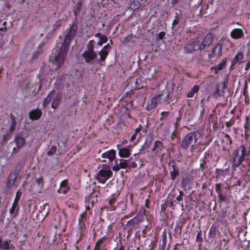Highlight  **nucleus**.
Returning <instances> with one entry per match:
<instances>
[{"label":"nucleus","mask_w":250,"mask_h":250,"mask_svg":"<svg viewBox=\"0 0 250 250\" xmlns=\"http://www.w3.org/2000/svg\"><path fill=\"white\" fill-rule=\"evenodd\" d=\"M77 29V25L75 23H73L67 30V34L63 43H62L59 48V51L55 54L54 60L52 61L53 69H57L63 64L65 55L69 48L70 41L74 37Z\"/></svg>","instance_id":"1"},{"label":"nucleus","mask_w":250,"mask_h":250,"mask_svg":"<svg viewBox=\"0 0 250 250\" xmlns=\"http://www.w3.org/2000/svg\"><path fill=\"white\" fill-rule=\"evenodd\" d=\"M170 93L168 89H165L155 94L146 106V110L149 111L154 109L158 104L167 102L169 97Z\"/></svg>","instance_id":"2"},{"label":"nucleus","mask_w":250,"mask_h":250,"mask_svg":"<svg viewBox=\"0 0 250 250\" xmlns=\"http://www.w3.org/2000/svg\"><path fill=\"white\" fill-rule=\"evenodd\" d=\"M199 137L200 133L197 131L188 133L182 139L180 147L184 150H187L189 147L190 151H193L195 149V145Z\"/></svg>","instance_id":"3"},{"label":"nucleus","mask_w":250,"mask_h":250,"mask_svg":"<svg viewBox=\"0 0 250 250\" xmlns=\"http://www.w3.org/2000/svg\"><path fill=\"white\" fill-rule=\"evenodd\" d=\"M246 155V148L244 145H241L234 150L231 156L232 167L237 168L240 166L244 161Z\"/></svg>","instance_id":"4"},{"label":"nucleus","mask_w":250,"mask_h":250,"mask_svg":"<svg viewBox=\"0 0 250 250\" xmlns=\"http://www.w3.org/2000/svg\"><path fill=\"white\" fill-rule=\"evenodd\" d=\"M202 50L199 38L191 39L184 46V52L188 54Z\"/></svg>","instance_id":"5"},{"label":"nucleus","mask_w":250,"mask_h":250,"mask_svg":"<svg viewBox=\"0 0 250 250\" xmlns=\"http://www.w3.org/2000/svg\"><path fill=\"white\" fill-rule=\"evenodd\" d=\"M112 174V171L111 170L110 167L106 166L99 171L97 176H95V178L99 183L104 184L110 178Z\"/></svg>","instance_id":"6"},{"label":"nucleus","mask_w":250,"mask_h":250,"mask_svg":"<svg viewBox=\"0 0 250 250\" xmlns=\"http://www.w3.org/2000/svg\"><path fill=\"white\" fill-rule=\"evenodd\" d=\"M116 151L114 149H110L102 154L101 157L102 160L100 158H95V160L97 162H105L106 161V159H108L110 162H112L116 157ZM95 158H96L95 156Z\"/></svg>","instance_id":"7"},{"label":"nucleus","mask_w":250,"mask_h":250,"mask_svg":"<svg viewBox=\"0 0 250 250\" xmlns=\"http://www.w3.org/2000/svg\"><path fill=\"white\" fill-rule=\"evenodd\" d=\"M228 80H225L222 82L220 84H217L215 86V89L213 93V96L215 98H218L224 96V90L228 87Z\"/></svg>","instance_id":"8"},{"label":"nucleus","mask_w":250,"mask_h":250,"mask_svg":"<svg viewBox=\"0 0 250 250\" xmlns=\"http://www.w3.org/2000/svg\"><path fill=\"white\" fill-rule=\"evenodd\" d=\"M215 191L218 194V200L219 202L227 203L230 200V197L227 195L226 192H222L221 188V184L217 183L215 184Z\"/></svg>","instance_id":"9"},{"label":"nucleus","mask_w":250,"mask_h":250,"mask_svg":"<svg viewBox=\"0 0 250 250\" xmlns=\"http://www.w3.org/2000/svg\"><path fill=\"white\" fill-rule=\"evenodd\" d=\"M220 233L218 229V227L216 225L213 224L210 228L208 232V237L211 243L215 244L217 240V238Z\"/></svg>","instance_id":"10"},{"label":"nucleus","mask_w":250,"mask_h":250,"mask_svg":"<svg viewBox=\"0 0 250 250\" xmlns=\"http://www.w3.org/2000/svg\"><path fill=\"white\" fill-rule=\"evenodd\" d=\"M87 46V50H85L83 53V57L86 62H88L94 59V43L92 41L89 42Z\"/></svg>","instance_id":"11"},{"label":"nucleus","mask_w":250,"mask_h":250,"mask_svg":"<svg viewBox=\"0 0 250 250\" xmlns=\"http://www.w3.org/2000/svg\"><path fill=\"white\" fill-rule=\"evenodd\" d=\"M223 45L222 43H218L208 53V58L212 59L220 57L222 54Z\"/></svg>","instance_id":"12"},{"label":"nucleus","mask_w":250,"mask_h":250,"mask_svg":"<svg viewBox=\"0 0 250 250\" xmlns=\"http://www.w3.org/2000/svg\"><path fill=\"white\" fill-rule=\"evenodd\" d=\"M111 48V47L110 46L109 43L105 45L103 48L101 50V51L99 52V55H100V61L102 62H104L105 61L107 56L108 55L109 51Z\"/></svg>","instance_id":"13"},{"label":"nucleus","mask_w":250,"mask_h":250,"mask_svg":"<svg viewBox=\"0 0 250 250\" xmlns=\"http://www.w3.org/2000/svg\"><path fill=\"white\" fill-rule=\"evenodd\" d=\"M230 36L232 39L238 40L244 38V34L242 29L236 28L230 32Z\"/></svg>","instance_id":"14"},{"label":"nucleus","mask_w":250,"mask_h":250,"mask_svg":"<svg viewBox=\"0 0 250 250\" xmlns=\"http://www.w3.org/2000/svg\"><path fill=\"white\" fill-rule=\"evenodd\" d=\"M213 42V38L211 34H208L204 37V38L201 41L200 40V43L202 49L203 50L206 46L210 45Z\"/></svg>","instance_id":"15"},{"label":"nucleus","mask_w":250,"mask_h":250,"mask_svg":"<svg viewBox=\"0 0 250 250\" xmlns=\"http://www.w3.org/2000/svg\"><path fill=\"white\" fill-rule=\"evenodd\" d=\"M227 59V58L223 59L217 65L213 66L211 68V70H214V74H218L219 71L222 70L226 68Z\"/></svg>","instance_id":"16"},{"label":"nucleus","mask_w":250,"mask_h":250,"mask_svg":"<svg viewBox=\"0 0 250 250\" xmlns=\"http://www.w3.org/2000/svg\"><path fill=\"white\" fill-rule=\"evenodd\" d=\"M53 91V96L52 97V105L51 107L52 108L54 109H56L58 105H59V104L60 103V101L62 99V95L61 94L56 92L55 91Z\"/></svg>","instance_id":"17"},{"label":"nucleus","mask_w":250,"mask_h":250,"mask_svg":"<svg viewBox=\"0 0 250 250\" xmlns=\"http://www.w3.org/2000/svg\"><path fill=\"white\" fill-rule=\"evenodd\" d=\"M129 146L121 148L119 149L118 154L121 158H128L130 155Z\"/></svg>","instance_id":"18"},{"label":"nucleus","mask_w":250,"mask_h":250,"mask_svg":"<svg viewBox=\"0 0 250 250\" xmlns=\"http://www.w3.org/2000/svg\"><path fill=\"white\" fill-rule=\"evenodd\" d=\"M153 140V135L152 133H149L145 140V141L142 146V149H146L149 147Z\"/></svg>","instance_id":"19"},{"label":"nucleus","mask_w":250,"mask_h":250,"mask_svg":"<svg viewBox=\"0 0 250 250\" xmlns=\"http://www.w3.org/2000/svg\"><path fill=\"white\" fill-rule=\"evenodd\" d=\"M167 242V233L166 231H163L162 235V243H160L159 246V250H169V247L167 249L166 245Z\"/></svg>","instance_id":"20"},{"label":"nucleus","mask_w":250,"mask_h":250,"mask_svg":"<svg viewBox=\"0 0 250 250\" xmlns=\"http://www.w3.org/2000/svg\"><path fill=\"white\" fill-rule=\"evenodd\" d=\"M0 249L2 250H13L14 247L10 244V241H5L2 242V240L0 238Z\"/></svg>","instance_id":"21"},{"label":"nucleus","mask_w":250,"mask_h":250,"mask_svg":"<svg viewBox=\"0 0 250 250\" xmlns=\"http://www.w3.org/2000/svg\"><path fill=\"white\" fill-rule=\"evenodd\" d=\"M139 223H140V222L134 217L127 221L126 224V228L127 229L130 230Z\"/></svg>","instance_id":"22"},{"label":"nucleus","mask_w":250,"mask_h":250,"mask_svg":"<svg viewBox=\"0 0 250 250\" xmlns=\"http://www.w3.org/2000/svg\"><path fill=\"white\" fill-rule=\"evenodd\" d=\"M95 37H98L99 39V41L97 42V45L99 46H102L104 43H106L108 39L107 36L104 34H102L100 33L95 34Z\"/></svg>","instance_id":"23"},{"label":"nucleus","mask_w":250,"mask_h":250,"mask_svg":"<svg viewBox=\"0 0 250 250\" xmlns=\"http://www.w3.org/2000/svg\"><path fill=\"white\" fill-rule=\"evenodd\" d=\"M171 167L172 170L170 171V178L171 180H174L176 177L179 175V168L175 165H172Z\"/></svg>","instance_id":"24"},{"label":"nucleus","mask_w":250,"mask_h":250,"mask_svg":"<svg viewBox=\"0 0 250 250\" xmlns=\"http://www.w3.org/2000/svg\"><path fill=\"white\" fill-rule=\"evenodd\" d=\"M68 182L67 180H64L61 182L58 192L61 193L65 194L68 191Z\"/></svg>","instance_id":"25"},{"label":"nucleus","mask_w":250,"mask_h":250,"mask_svg":"<svg viewBox=\"0 0 250 250\" xmlns=\"http://www.w3.org/2000/svg\"><path fill=\"white\" fill-rule=\"evenodd\" d=\"M17 147L20 149L25 143L24 138L21 134H18L15 139Z\"/></svg>","instance_id":"26"},{"label":"nucleus","mask_w":250,"mask_h":250,"mask_svg":"<svg viewBox=\"0 0 250 250\" xmlns=\"http://www.w3.org/2000/svg\"><path fill=\"white\" fill-rule=\"evenodd\" d=\"M42 114L40 109L33 110L29 113V117L32 120H38L41 117Z\"/></svg>","instance_id":"27"},{"label":"nucleus","mask_w":250,"mask_h":250,"mask_svg":"<svg viewBox=\"0 0 250 250\" xmlns=\"http://www.w3.org/2000/svg\"><path fill=\"white\" fill-rule=\"evenodd\" d=\"M146 209L142 207L138 212L137 215L135 217L140 222L142 223L144 220V216H147L146 214Z\"/></svg>","instance_id":"28"},{"label":"nucleus","mask_w":250,"mask_h":250,"mask_svg":"<svg viewBox=\"0 0 250 250\" xmlns=\"http://www.w3.org/2000/svg\"><path fill=\"white\" fill-rule=\"evenodd\" d=\"M163 147V144L162 142L158 140L155 141L152 151H154L156 150L157 152H160L162 151Z\"/></svg>","instance_id":"29"},{"label":"nucleus","mask_w":250,"mask_h":250,"mask_svg":"<svg viewBox=\"0 0 250 250\" xmlns=\"http://www.w3.org/2000/svg\"><path fill=\"white\" fill-rule=\"evenodd\" d=\"M200 87L198 85H194L191 89L190 91L187 93V97L188 98H192L195 93L198 92L199 90Z\"/></svg>","instance_id":"30"},{"label":"nucleus","mask_w":250,"mask_h":250,"mask_svg":"<svg viewBox=\"0 0 250 250\" xmlns=\"http://www.w3.org/2000/svg\"><path fill=\"white\" fill-rule=\"evenodd\" d=\"M244 57L243 52H239L235 56L234 58L231 60L233 64H236L239 61L242 60Z\"/></svg>","instance_id":"31"},{"label":"nucleus","mask_w":250,"mask_h":250,"mask_svg":"<svg viewBox=\"0 0 250 250\" xmlns=\"http://www.w3.org/2000/svg\"><path fill=\"white\" fill-rule=\"evenodd\" d=\"M18 210L19 206H18V204H15V203H13L12 206L10 209L11 217H15L18 213Z\"/></svg>","instance_id":"32"},{"label":"nucleus","mask_w":250,"mask_h":250,"mask_svg":"<svg viewBox=\"0 0 250 250\" xmlns=\"http://www.w3.org/2000/svg\"><path fill=\"white\" fill-rule=\"evenodd\" d=\"M53 96V91H51L48 95L47 97L44 99L43 101L42 105L43 107H45V106L48 105L51 102L52 99V97Z\"/></svg>","instance_id":"33"},{"label":"nucleus","mask_w":250,"mask_h":250,"mask_svg":"<svg viewBox=\"0 0 250 250\" xmlns=\"http://www.w3.org/2000/svg\"><path fill=\"white\" fill-rule=\"evenodd\" d=\"M116 201V197H111L108 201L109 206L107 207V208L109 209L110 210H114L116 209V207L114 206V204Z\"/></svg>","instance_id":"34"},{"label":"nucleus","mask_w":250,"mask_h":250,"mask_svg":"<svg viewBox=\"0 0 250 250\" xmlns=\"http://www.w3.org/2000/svg\"><path fill=\"white\" fill-rule=\"evenodd\" d=\"M182 14H179L177 12H176L175 13L174 20L173 21L172 23V26H175L176 25H177L179 23L180 20L182 18Z\"/></svg>","instance_id":"35"},{"label":"nucleus","mask_w":250,"mask_h":250,"mask_svg":"<svg viewBox=\"0 0 250 250\" xmlns=\"http://www.w3.org/2000/svg\"><path fill=\"white\" fill-rule=\"evenodd\" d=\"M229 240L224 238L221 242L220 249H224V250H228L229 248V245L228 244Z\"/></svg>","instance_id":"36"},{"label":"nucleus","mask_w":250,"mask_h":250,"mask_svg":"<svg viewBox=\"0 0 250 250\" xmlns=\"http://www.w3.org/2000/svg\"><path fill=\"white\" fill-rule=\"evenodd\" d=\"M189 178L188 177H186L183 178L181 181V186L183 188H186L188 187L189 185Z\"/></svg>","instance_id":"37"},{"label":"nucleus","mask_w":250,"mask_h":250,"mask_svg":"<svg viewBox=\"0 0 250 250\" xmlns=\"http://www.w3.org/2000/svg\"><path fill=\"white\" fill-rule=\"evenodd\" d=\"M105 237H101L95 244V250H100L101 245L104 241Z\"/></svg>","instance_id":"38"},{"label":"nucleus","mask_w":250,"mask_h":250,"mask_svg":"<svg viewBox=\"0 0 250 250\" xmlns=\"http://www.w3.org/2000/svg\"><path fill=\"white\" fill-rule=\"evenodd\" d=\"M16 122L15 121L13 117H11L10 126L9 127V131L10 132L14 131L16 127Z\"/></svg>","instance_id":"39"},{"label":"nucleus","mask_w":250,"mask_h":250,"mask_svg":"<svg viewBox=\"0 0 250 250\" xmlns=\"http://www.w3.org/2000/svg\"><path fill=\"white\" fill-rule=\"evenodd\" d=\"M127 160L124 159H121L119 163V166L121 168L125 169L128 167V164L127 162Z\"/></svg>","instance_id":"40"},{"label":"nucleus","mask_w":250,"mask_h":250,"mask_svg":"<svg viewBox=\"0 0 250 250\" xmlns=\"http://www.w3.org/2000/svg\"><path fill=\"white\" fill-rule=\"evenodd\" d=\"M216 178H218L221 176L225 177V171L222 169L216 168Z\"/></svg>","instance_id":"41"},{"label":"nucleus","mask_w":250,"mask_h":250,"mask_svg":"<svg viewBox=\"0 0 250 250\" xmlns=\"http://www.w3.org/2000/svg\"><path fill=\"white\" fill-rule=\"evenodd\" d=\"M142 82V79L140 77L137 78L135 80V89H140L142 87H143V86H140V84Z\"/></svg>","instance_id":"42"},{"label":"nucleus","mask_w":250,"mask_h":250,"mask_svg":"<svg viewBox=\"0 0 250 250\" xmlns=\"http://www.w3.org/2000/svg\"><path fill=\"white\" fill-rule=\"evenodd\" d=\"M141 5L140 2L138 0H134L131 3L132 8L133 10H136L140 7Z\"/></svg>","instance_id":"43"},{"label":"nucleus","mask_w":250,"mask_h":250,"mask_svg":"<svg viewBox=\"0 0 250 250\" xmlns=\"http://www.w3.org/2000/svg\"><path fill=\"white\" fill-rule=\"evenodd\" d=\"M21 193L19 190H18L17 192L16 197L15 198L14 201L13 203H15V204H18V202L21 197Z\"/></svg>","instance_id":"44"},{"label":"nucleus","mask_w":250,"mask_h":250,"mask_svg":"<svg viewBox=\"0 0 250 250\" xmlns=\"http://www.w3.org/2000/svg\"><path fill=\"white\" fill-rule=\"evenodd\" d=\"M196 241L197 242L200 243V244L199 245L201 246V243L203 241V238L202 237V232L201 230L200 231L198 232L196 236Z\"/></svg>","instance_id":"45"},{"label":"nucleus","mask_w":250,"mask_h":250,"mask_svg":"<svg viewBox=\"0 0 250 250\" xmlns=\"http://www.w3.org/2000/svg\"><path fill=\"white\" fill-rule=\"evenodd\" d=\"M57 148L56 146H52L49 150L47 151V154L49 156H52L56 152Z\"/></svg>","instance_id":"46"},{"label":"nucleus","mask_w":250,"mask_h":250,"mask_svg":"<svg viewBox=\"0 0 250 250\" xmlns=\"http://www.w3.org/2000/svg\"><path fill=\"white\" fill-rule=\"evenodd\" d=\"M169 114V112L168 111H163L161 112V117L160 118V120L162 121L164 119H166L167 117L168 116Z\"/></svg>","instance_id":"47"},{"label":"nucleus","mask_w":250,"mask_h":250,"mask_svg":"<svg viewBox=\"0 0 250 250\" xmlns=\"http://www.w3.org/2000/svg\"><path fill=\"white\" fill-rule=\"evenodd\" d=\"M131 39L132 35H127L124 38L123 42L128 43L130 42Z\"/></svg>","instance_id":"48"},{"label":"nucleus","mask_w":250,"mask_h":250,"mask_svg":"<svg viewBox=\"0 0 250 250\" xmlns=\"http://www.w3.org/2000/svg\"><path fill=\"white\" fill-rule=\"evenodd\" d=\"M36 183L39 187H42V178L40 177L36 179Z\"/></svg>","instance_id":"49"},{"label":"nucleus","mask_w":250,"mask_h":250,"mask_svg":"<svg viewBox=\"0 0 250 250\" xmlns=\"http://www.w3.org/2000/svg\"><path fill=\"white\" fill-rule=\"evenodd\" d=\"M82 5L80 3H78L77 5L75 7L74 9V14L76 15L78 14L80 10Z\"/></svg>","instance_id":"50"},{"label":"nucleus","mask_w":250,"mask_h":250,"mask_svg":"<svg viewBox=\"0 0 250 250\" xmlns=\"http://www.w3.org/2000/svg\"><path fill=\"white\" fill-rule=\"evenodd\" d=\"M200 161L201 162V160H200ZM202 162L201 163L200 165L199 169L201 170L202 172H203L205 168V164H206L207 163H206V161H205L204 160H202Z\"/></svg>","instance_id":"51"},{"label":"nucleus","mask_w":250,"mask_h":250,"mask_svg":"<svg viewBox=\"0 0 250 250\" xmlns=\"http://www.w3.org/2000/svg\"><path fill=\"white\" fill-rule=\"evenodd\" d=\"M184 195V192L182 191H180L179 195L178 196H177V197L176 198V201H179V202L182 201L183 197Z\"/></svg>","instance_id":"52"},{"label":"nucleus","mask_w":250,"mask_h":250,"mask_svg":"<svg viewBox=\"0 0 250 250\" xmlns=\"http://www.w3.org/2000/svg\"><path fill=\"white\" fill-rule=\"evenodd\" d=\"M143 129V127L141 125H138V127H137L135 130L134 134H135V135H137L138 133H140V131Z\"/></svg>","instance_id":"53"},{"label":"nucleus","mask_w":250,"mask_h":250,"mask_svg":"<svg viewBox=\"0 0 250 250\" xmlns=\"http://www.w3.org/2000/svg\"><path fill=\"white\" fill-rule=\"evenodd\" d=\"M86 201L87 202L88 205H89V204H90L92 206H93L94 201L92 199L91 197H86ZM88 208H90L89 205L88 206Z\"/></svg>","instance_id":"54"},{"label":"nucleus","mask_w":250,"mask_h":250,"mask_svg":"<svg viewBox=\"0 0 250 250\" xmlns=\"http://www.w3.org/2000/svg\"><path fill=\"white\" fill-rule=\"evenodd\" d=\"M225 137L226 138V141L229 142V145H231L232 143V141L229 135L228 134H226Z\"/></svg>","instance_id":"55"},{"label":"nucleus","mask_w":250,"mask_h":250,"mask_svg":"<svg viewBox=\"0 0 250 250\" xmlns=\"http://www.w3.org/2000/svg\"><path fill=\"white\" fill-rule=\"evenodd\" d=\"M132 102H130L125 104L124 106V108H125L127 110H129V109L132 108Z\"/></svg>","instance_id":"56"},{"label":"nucleus","mask_w":250,"mask_h":250,"mask_svg":"<svg viewBox=\"0 0 250 250\" xmlns=\"http://www.w3.org/2000/svg\"><path fill=\"white\" fill-rule=\"evenodd\" d=\"M165 36V32L164 31H161L158 34V38L159 40H162L164 38Z\"/></svg>","instance_id":"57"},{"label":"nucleus","mask_w":250,"mask_h":250,"mask_svg":"<svg viewBox=\"0 0 250 250\" xmlns=\"http://www.w3.org/2000/svg\"><path fill=\"white\" fill-rule=\"evenodd\" d=\"M116 165L113 166L112 167V170L113 171H119L121 169L119 165H117V162H116Z\"/></svg>","instance_id":"58"},{"label":"nucleus","mask_w":250,"mask_h":250,"mask_svg":"<svg viewBox=\"0 0 250 250\" xmlns=\"http://www.w3.org/2000/svg\"><path fill=\"white\" fill-rule=\"evenodd\" d=\"M128 167H130L136 168L137 167V164L135 162H131L128 164Z\"/></svg>","instance_id":"59"},{"label":"nucleus","mask_w":250,"mask_h":250,"mask_svg":"<svg viewBox=\"0 0 250 250\" xmlns=\"http://www.w3.org/2000/svg\"><path fill=\"white\" fill-rule=\"evenodd\" d=\"M78 225H79V229L81 230H82L83 229L85 228L84 224L83 222H78Z\"/></svg>","instance_id":"60"},{"label":"nucleus","mask_w":250,"mask_h":250,"mask_svg":"<svg viewBox=\"0 0 250 250\" xmlns=\"http://www.w3.org/2000/svg\"><path fill=\"white\" fill-rule=\"evenodd\" d=\"M84 213H82L80 215L79 219H78V222H83V220L84 218Z\"/></svg>","instance_id":"61"},{"label":"nucleus","mask_w":250,"mask_h":250,"mask_svg":"<svg viewBox=\"0 0 250 250\" xmlns=\"http://www.w3.org/2000/svg\"><path fill=\"white\" fill-rule=\"evenodd\" d=\"M250 68V61H249L245 66V70L247 71Z\"/></svg>","instance_id":"62"},{"label":"nucleus","mask_w":250,"mask_h":250,"mask_svg":"<svg viewBox=\"0 0 250 250\" xmlns=\"http://www.w3.org/2000/svg\"><path fill=\"white\" fill-rule=\"evenodd\" d=\"M136 136L137 135H135V134H134L131 136V137H130V141L131 142H133L136 138Z\"/></svg>","instance_id":"63"},{"label":"nucleus","mask_w":250,"mask_h":250,"mask_svg":"<svg viewBox=\"0 0 250 250\" xmlns=\"http://www.w3.org/2000/svg\"><path fill=\"white\" fill-rule=\"evenodd\" d=\"M117 250H125V247L122 244H121L120 247L119 248H116Z\"/></svg>","instance_id":"64"}]
</instances>
